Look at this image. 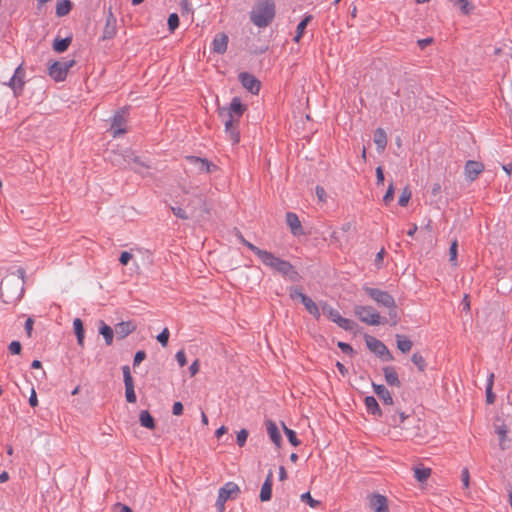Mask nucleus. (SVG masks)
<instances>
[{"instance_id": "0e129e2a", "label": "nucleus", "mask_w": 512, "mask_h": 512, "mask_svg": "<svg viewBox=\"0 0 512 512\" xmlns=\"http://www.w3.org/2000/svg\"><path fill=\"white\" fill-rule=\"evenodd\" d=\"M172 412L176 416H180L183 413V405L181 402H175L172 407Z\"/></svg>"}, {"instance_id": "f8f14e48", "label": "nucleus", "mask_w": 512, "mask_h": 512, "mask_svg": "<svg viewBox=\"0 0 512 512\" xmlns=\"http://www.w3.org/2000/svg\"><path fill=\"white\" fill-rule=\"evenodd\" d=\"M225 133L232 144H237L240 141V132L238 129L239 121L237 119H224Z\"/></svg>"}, {"instance_id": "1a4fd4ad", "label": "nucleus", "mask_w": 512, "mask_h": 512, "mask_svg": "<svg viewBox=\"0 0 512 512\" xmlns=\"http://www.w3.org/2000/svg\"><path fill=\"white\" fill-rule=\"evenodd\" d=\"M244 110L245 107L242 105L241 100L238 97H234L227 109L223 108L220 110V115L224 119H237V121H240Z\"/></svg>"}, {"instance_id": "c03bdc74", "label": "nucleus", "mask_w": 512, "mask_h": 512, "mask_svg": "<svg viewBox=\"0 0 512 512\" xmlns=\"http://www.w3.org/2000/svg\"><path fill=\"white\" fill-rule=\"evenodd\" d=\"M171 210H172L173 214H174L176 217L180 218V219H184V220H186V219L191 218L190 213H188V212H187L184 208H182V207H174V206H173V207H171Z\"/></svg>"}, {"instance_id": "603ef678", "label": "nucleus", "mask_w": 512, "mask_h": 512, "mask_svg": "<svg viewBox=\"0 0 512 512\" xmlns=\"http://www.w3.org/2000/svg\"><path fill=\"white\" fill-rule=\"evenodd\" d=\"M157 340L161 343L163 347H165L169 340V330L165 328L158 336Z\"/></svg>"}, {"instance_id": "79ce46f5", "label": "nucleus", "mask_w": 512, "mask_h": 512, "mask_svg": "<svg viewBox=\"0 0 512 512\" xmlns=\"http://www.w3.org/2000/svg\"><path fill=\"white\" fill-rule=\"evenodd\" d=\"M241 243H243L249 250H251L257 257L262 253L263 249L258 248L251 242L247 241L241 234L239 235Z\"/></svg>"}, {"instance_id": "20e7f679", "label": "nucleus", "mask_w": 512, "mask_h": 512, "mask_svg": "<svg viewBox=\"0 0 512 512\" xmlns=\"http://www.w3.org/2000/svg\"><path fill=\"white\" fill-rule=\"evenodd\" d=\"M186 202L191 218L202 221L209 214L206 197L202 193L189 195Z\"/></svg>"}, {"instance_id": "a211bd4d", "label": "nucleus", "mask_w": 512, "mask_h": 512, "mask_svg": "<svg viewBox=\"0 0 512 512\" xmlns=\"http://www.w3.org/2000/svg\"><path fill=\"white\" fill-rule=\"evenodd\" d=\"M228 46V36L225 33H218L212 41V50L215 53L223 54Z\"/></svg>"}, {"instance_id": "5701e85b", "label": "nucleus", "mask_w": 512, "mask_h": 512, "mask_svg": "<svg viewBox=\"0 0 512 512\" xmlns=\"http://www.w3.org/2000/svg\"><path fill=\"white\" fill-rule=\"evenodd\" d=\"M383 373L385 377V381L388 385L399 388L401 386V382L398 377V373L395 368L392 366H387L383 368Z\"/></svg>"}, {"instance_id": "bf43d9fd", "label": "nucleus", "mask_w": 512, "mask_h": 512, "mask_svg": "<svg viewBox=\"0 0 512 512\" xmlns=\"http://www.w3.org/2000/svg\"><path fill=\"white\" fill-rule=\"evenodd\" d=\"M316 195H317V198L319 199V201L321 202H325L326 201V191L323 187L321 186H317L316 187Z\"/></svg>"}, {"instance_id": "ea45409f", "label": "nucleus", "mask_w": 512, "mask_h": 512, "mask_svg": "<svg viewBox=\"0 0 512 512\" xmlns=\"http://www.w3.org/2000/svg\"><path fill=\"white\" fill-rule=\"evenodd\" d=\"M282 425H283L284 433L286 434L289 442L293 446H295V447L299 446L301 442L297 438V435H296L295 431H293L292 429L287 428L284 423Z\"/></svg>"}, {"instance_id": "4d7b16f0", "label": "nucleus", "mask_w": 512, "mask_h": 512, "mask_svg": "<svg viewBox=\"0 0 512 512\" xmlns=\"http://www.w3.org/2000/svg\"><path fill=\"white\" fill-rule=\"evenodd\" d=\"M461 479H462V482H463V486L467 489L469 487V479H470V476H469V471L467 468H464L461 472Z\"/></svg>"}, {"instance_id": "9b49d317", "label": "nucleus", "mask_w": 512, "mask_h": 512, "mask_svg": "<svg viewBox=\"0 0 512 512\" xmlns=\"http://www.w3.org/2000/svg\"><path fill=\"white\" fill-rule=\"evenodd\" d=\"M123 372V378H124V384H125V397L127 402L129 403H135L137 400L135 390H134V382L133 378L131 376L130 368L129 366H123L122 367Z\"/></svg>"}, {"instance_id": "4c0bfd02", "label": "nucleus", "mask_w": 512, "mask_h": 512, "mask_svg": "<svg viewBox=\"0 0 512 512\" xmlns=\"http://www.w3.org/2000/svg\"><path fill=\"white\" fill-rule=\"evenodd\" d=\"M412 193L411 190L408 187H405L398 199V203L402 207H406L411 199Z\"/></svg>"}, {"instance_id": "0eeeda50", "label": "nucleus", "mask_w": 512, "mask_h": 512, "mask_svg": "<svg viewBox=\"0 0 512 512\" xmlns=\"http://www.w3.org/2000/svg\"><path fill=\"white\" fill-rule=\"evenodd\" d=\"M355 314L360 321L368 325H379L382 323L379 313L370 306H356Z\"/></svg>"}, {"instance_id": "a19ab883", "label": "nucleus", "mask_w": 512, "mask_h": 512, "mask_svg": "<svg viewBox=\"0 0 512 512\" xmlns=\"http://www.w3.org/2000/svg\"><path fill=\"white\" fill-rule=\"evenodd\" d=\"M457 251H458V242L454 240L449 248V260L453 266H457Z\"/></svg>"}, {"instance_id": "58836bf2", "label": "nucleus", "mask_w": 512, "mask_h": 512, "mask_svg": "<svg viewBox=\"0 0 512 512\" xmlns=\"http://www.w3.org/2000/svg\"><path fill=\"white\" fill-rule=\"evenodd\" d=\"M411 361L417 366L419 371L423 372L426 369V361L420 353H414L411 357Z\"/></svg>"}, {"instance_id": "13d9d810", "label": "nucleus", "mask_w": 512, "mask_h": 512, "mask_svg": "<svg viewBox=\"0 0 512 512\" xmlns=\"http://www.w3.org/2000/svg\"><path fill=\"white\" fill-rule=\"evenodd\" d=\"M132 259V254L130 252L124 251L121 253L119 261L122 265H127L128 262Z\"/></svg>"}, {"instance_id": "b1692460", "label": "nucleus", "mask_w": 512, "mask_h": 512, "mask_svg": "<svg viewBox=\"0 0 512 512\" xmlns=\"http://www.w3.org/2000/svg\"><path fill=\"white\" fill-rule=\"evenodd\" d=\"M286 223L290 227L294 235L302 234V226L298 216L295 213L288 212L286 214Z\"/></svg>"}, {"instance_id": "f3484780", "label": "nucleus", "mask_w": 512, "mask_h": 512, "mask_svg": "<svg viewBox=\"0 0 512 512\" xmlns=\"http://www.w3.org/2000/svg\"><path fill=\"white\" fill-rule=\"evenodd\" d=\"M484 170V165L477 161H468L465 165V176L468 180L473 181Z\"/></svg>"}, {"instance_id": "ddd939ff", "label": "nucleus", "mask_w": 512, "mask_h": 512, "mask_svg": "<svg viewBox=\"0 0 512 512\" xmlns=\"http://www.w3.org/2000/svg\"><path fill=\"white\" fill-rule=\"evenodd\" d=\"M239 80L242 83L243 87L246 88L249 92L252 94H258L261 83L259 80L256 79L255 76L247 73L242 72L239 75Z\"/></svg>"}, {"instance_id": "393cba45", "label": "nucleus", "mask_w": 512, "mask_h": 512, "mask_svg": "<svg viewBox=\"0 0 512 512\" xmlns=\"http://www.w3.org/2000/svg\"><path fill=\"white\" fill-rule=\"evenodd\" d=\"M135 329H136V325L133 322H131V321L121 322L116 325L115 333H116L117 337H119L120 339H123L126 336H128L130 333H132Z\"/></svg>"}, {"instance_id": "2eb2a0df", "label": "nucleus", "mask_w": 512, "mask_h": 512, "mask_svg": "<svg viewBox=\"0 0 512 512\" xmlns=\"http://www.w3.org/2000/svg\"><path fill=\"white\" fill-rule=\"evenodd\" d=\"M369 504L374 512H389L387 498L383 495H372L369 498Z\"/></svg>"}, {"instance_id": "6e6552de", "label": "nucleus", "mask_w": 512, "mask_h": 512, "mask_svg": "<svg viewBox=\"0 0 512 512\" xmlns=\"http://www.w3.org/2000/svg\"><path fill=\"white\" fill-rule=\"evenodd\" d=\"M110 131L113 137H118L127 132V113L118 111L112 118Z\"/></svg>"}, {"instance_id": "2f4dec72", "label": "nucleus", "mask_w": 512, "mask_h": 512, "mask_svg": "<svg viewBox=\"0 0 512 512\" xmlns=\"http://www.w3.org/2000/svg\"><path fill=\"white\" fill-rule=\"evenodd\" d=\"M99 333L104 337L105 343L111 345L113 342V330L104 322H100Z\"/></svg>"}, {"instance_id": "8fccbe9b", "label": "nucleus", "mask_w": 512, "mask_h": 512, "mask_svg": "<svg viewBox=\"0 0 512 512\" xmlns=\"http://www.w3.org/2000/svg\"><path fill=\"white\" fill-rule=\"evenodd\" d=\"M458 5L464 14H469L473 8L469 0H459Z\"/></svg>"}, {"instance_id": "69168bd1", "label": "nucleus", "mask_w": 512, "mask_h": 512, "mask_svg": "<svg viewBox=\"0 0 512 512\" xmlns=\"http://www.w3.org/2000/svg\"><path fill=\"white\" fill-rule=\"evenodd\" d=\"M376 178H377V184L378 185L383 184V182H384V173H383L382 167H380V166L376 168Z\"/></svg>"}, {"instance_id": "7c9ffc66", "label": "nucleus", "mask_w": 512, "mask_h": 512, "mask_svg": "<svg viewBox=\"0 0 512 512\" xmlns=\"http://www.w3.org/2000/svg\"><path fill=\"white\" fill-rule=\"evenodd\" d=\"M73 328L77 337V342L82 347L84 345V327L82 321L79 318L74 319Z\"/></svg>"}, {"instance_id": "39448f33", "label": "nucleus", "mask_w": 512, "mask_h": 512, "mask_svg": "<svg viewBox=\"0 0 512 512\" xmlns=\"http://www.w3.org/2000/svg\"><path fill=\"white\" fill-rule=\"evenodd\" d=\"M365 291L375 302L389 308L390 309L389 314L392 317H394V318L397 317L396 303H395L394 298L389 293L379 290V289L370 288V287H366Z\"/></svg>"}, {"instance_id": "4468645a", "label": "nucleus", "mask_w": 512, "mask_h": 512, "mask_svg": "<svg viewBox=\"0 0 512 512\" xmlns=\"http://www.w3.org/2000/svg\"><path fill=\"white\" fill-rule=\"evenodd\" d=\"M132 156L133 152L130 150H126L123 153L112 151V155L110 156L109 160L114 166L124 168L126 167V164L130 163Z\"/></svg>"}, {"instance_id": "864d4df0", "label": "nucleus", "mask_w": 512, "mask_h": 512, "mask_svg": "<svg viewBox=\"0 0 512 512\" xmlns=\"http://www.w3.org/2000/svg\"><path fill=\"white\" fill-rule=\"evenodd\" d=\"M53 48L56 52H59V53L64 52V39L57 37L54 40Z\"/></svg>"}, {"instance_id": "49530a36", "label": "nucleus", "mask_w": 512, "mask_h": 512, "mask_svg": "<svg viewBox=\"0 0 512 512\" xmlns=\"http://www.w3.org/2000/svg\"><path fill=\"white\" fill-rule=\"evenodd\" d=\"M394 193H395L394 184H393V182H391L388 186L386 194L383 197V202L385 203V205L390 204V202L394 199Z\"/></svg>"}, {"instance_id": "c756f323", "label": "nucleus", "mask_w": 512, "mask_h": 512, "mask_svg": "<svg viewBox=\"0 0 512 512\" xmlns=\"http://www.w3.org/2000/svg\"><path fill=\"white\" fill-rule=\"evenodd\" d=\"M139 421H140V424L147 429L152 430L155 428L154 418L151 416V414L147 410H142L140 412Z\"/></svg>"}, {"instance_id": "a18cd8bd", "label": "nucleus", "mask_w": 512, "mask_h": 512, "mask_svg": "<svg viewBox=\"0 0 512 512\" xmlns=\"http://www.w3.org/2000/svg\"><path fill=\"white\" fill-rule=\"evenodd\" d=\"M392 420H391V424L393 426H400L401 423H403L405 421V419L407 418L406 414L404 412H395L392 416H391Z\"/></svg>"}, {"instance_id": "e433bc0d", "label": "nucleus", "mask_w": 512, "mask_h": 512, "mask_svg": "<svg viewBox=\"0 0 512 512\" xmlns=\"http://www.w3.org/2000/svg\"><path fill=\"white\" fill-rule=\"evenodd\" d=\"M493 383H494V374L491 373L489 375V378L487 381V387H486V398H487V402L489 404H492L495 401V395L492 392Z\"/></svg>"}, {"instance_id": "f257e3e1", "label": "nucleus", "mask_w": 512, "mask_h": 512, "mask_svg": "<svg viewBox=\"0 0 512 512\" xmlns=\"http://www.w3.org/2000/svg\"><path fill=\"white\" fill-rule=\"evenodd\" d=\"M24 275L22 268L17 269L16 273H12L2 280L0 292L5 297L6 302H15L20 300L24 294Z\"/></svg>"}, {"instance_id": "a878e982", "label": "nucleus", "mask_w": 512, "mask_h": 512, "mask_svg": "<svg viewBox=\"0 0 512 512\" xmlns=\"http://www.w3.org/2000/svg\"><path fill=\"white\" fill-rule=\"evenodd\" d=\"M374 392L377 394V396L383 401L384 404L392 405L393 404V398L388 391V389L384 385H378L373 383L372 384Z\"/></svg>"}, {"instance_id": "f704fd0d", "label": "nucleus", "mask_w": 512, "mask_h": 512, "mask_svg": "<svg viewBox=\"0 0 512 512\" xmlns=\"http://www.w3.org/2000/svg\"><path fill=\"white\" fill-rule=\"evenodd\" d=\"M186 161L193 165L199 173H204L206 158H200L196 156H186Z\"/></svg>"}, {"instance_id": "c85d7f7f", "label": "nucleus", "mask_w": 512, "mask_h": 512, "mask_svg": "<svg viewBox=\"0 0 512 512\" xmlns=\"http://www.w3.org/2000/svg\"><path fill=\"white\" fill-rule=\"evenodd\" d=\"M364 403L366 406L367 411L372 415H382V411L378 405V402L373 396H367L364 399Z\"/></svg>"}, {"instance_id": "5fc2aeb1", "label": "nucleus", "mask_w": 512, "mask_h": 512, "mask_svg": "<svg viewBox=\"0 0 512 512\" xmlns=\"http://www.w3.org/2000/svg\"><path fill=\"white\" fill-rule=\"evenodd\" d=\"M176 360L180 367H183L187 363L186 354L184 350H180L176 353Z\"/></svg>"}, {"instance_id": "7ed1b4c3", "label": "nucleus", "mask_w": 512, "mask_h": 512, "mask_svg": "<svg viewBox=\"0 0 512 512\" xmlns=\"http://www.w3.org/2000/svg\"><path fill=\"white\" fill-rule=\"evenodd\" d=\"M275 4L272 0L259 2L251 12V21L258 27H266L274 19Z\"/></svg>"}, {"instance_id": "412c9836", "label": "nucleus", "mask_w": 512, "mask_h": 512, "mask_svg": "<svg viewBox=\"0 0 512 512\" xmlns=\"http://www.w3.org/2000/svg\"><path fill=\"white\" fill-rule=\"evenodd\" d=\"M267 433L271 439V441L277 446H281L282 438L279 432V429L275 422L272 420H267L265 422Z\"/></svg>"}, {"instance_id": "cd10ccee", "label": "nucleus", "mask_w": 512, "mask_h": 512, "mask_svg": "<svg viewBox=\"0 0 512 512\" xmlns=\"http://www.w3.org/2000/svg\"><path fill=\"white\" fill-rule=\"evenodd\" d=\"M374 143L377 146L379 152H383L387 145V135L386 132L382 128H377L374 131L373 136Z\"/></svg>"}, {"instance_id": "774afa93", "label": "nucleus", "mask_w": 512, "mask_h": 512, "mask_svg": "<svg viewBox=\"0 0 512 512\" xmlns=\"http://www.w3.org/2000/svg\"><path fill=\"white\" fill-rule=\"evenodd\" d=\"M29 404L32 407H36L38 404L37 395L34 389H32L31 395L29 397Z\"/></svg>"}, {"instance_id": "3c124183", "label": "nucleus", "mask_w": 512, "mask_h": 512, "mask_svg": "<svg viewBox=\"0 0 512 512\" xmlns=\"http://www.w3.org/2000/svg\"><path fill=\"white\" fill-rule=\"evenodd\" d=\"M248 437V432L246 429H242L237 433V444L240 447H243L246 443Z\"/></svg>"}, {"instance_id": "473e14b6", "label": "nucleus", "mask_w": 512, "mask_h": 512, "mask_svg": "<svg viewBox=\"0 0 512 512\" xmlns=\"http://www.w3.org/2000/svg\"><path fill=\"white\" fill-rule=\"evenodd\" d=\"M414 476L417 481L424 482L431 476V469L422 466L415 467Z\"/></svg>"}, {"instance_id": "423d86ee", "label": "nucleus", "mask_w": 512, "mask_h": 512, "mask_svg": "<svg viewBox=\"0 0 512 512\" xmlns=\"http://www.w3.org/2000/svg\"><path fill=\"white\" fill-rule=\"evenodd\" d=\"M320 308L322 312L334 323H336L339 327L345 330H352L354 328V322L342 317L340 313L330 306L327 302L320 303Z\"/></svg>"}, {"instance_id": "6ab92c4d", "label": "nucleus", "mask_w": 512, "mask_h": 512, "mask_svg": "<svg viewBox=\"0 0 512 512\" xmlns=\"http://www.w3.org/2000/svg\"><path fill=\"white\" fill-rule=\"evenodd\" d=\"M240 492L239 486L234 482H227L219 489L218 495L221 499L228 500L235 497Z\"/></svg>"}, {"instance_id": "052dcab7", "label": "nucleus", "mask_w": 512, "mask_h": 512, "mask_svg": "<svg viewBox=\"0 0 512 512\" xmlns=\"http://www.w3.org/2000/svg\"><path fill=\"white\" fill-rule=\"evenodd\" d=\"M217 170H218V167L214 163H212L206 159L205 168H204L203 172L204 173H213Z\"/></svg>"}, {"instance_id": "9d476101", "label": "nucleus", "mask_w": 512, "mask_h": 512, "mask_svg": "<svg viewBox=\"0 0 512 512\" xmlns=\"http://www.w3.org/2000/svg\"><path fill=\"white\" fill-rule=\"evenodd\" d=\"M367 346L369 349L374 352L376 355L381 357L385 361H392L393 356L387 349V347L378 339L369 337L366 339Z\"/></svg>"}, {"instance_id": "f03ea898", "label": "nucleus", "mask_w": 512, "mask_h": 512, "mask_svg": "<svg viewBox=\"0 0 512 512\" xmlns=\"http://www.w3.org/2000/svg\"><path fill=\"white\" fill-rule=\"evenodd\" d=\"M258 258L266 267L277 271L282 276L287 277L292 281L298 280L299 274L290 262L277 257L267 250H263Z\"/></svg>"}, {"instance_id": "338daca9", "label": "nucleus", "mask_w": 512, "mask_h": 512, "mask_svg": "<svg viewBox=\"0 0 512 512\" xmlns=\"http://www.w3.org/2000/svg\"><path fill=\"white\" fill-rule=\"evenodd\" d=\"M338 347L344 352V353H351L353 351L352 347L344 342H338Z\"/></svg>"}, {"instance_id": "dca6fc26", "label": "nucleus", "mask_w": 512, "mask_h": 512, "mask_svg": "<svg viewBox=\"0 0 512 512\" xmlns=\"http://www.w3.org/2000/svg\"><path fill=\"white\" fill-rule=\"evenodd\" d=\"M24 76H25V72L22 69V67L19 66L16 69L13 77L11 78V80L9 82V86L13 89L15 95H18L19 93H21V91L23 89Z\"/></svg>"}, {"instance_id": "e2e57ef3", "label": "nucleus", "mask_w": 512, "mask_h": 512, "mask_svg": "<svg viewBox=\"0 0 512 512\" xmlns=\"http://www.w3.org/2000/svg\"><path fill=\"white\" fill-rule=\"evenodd\" d=\"M146 357V354L144 351H138L136 352L135 356H134V366H137L139 365Z\"/></svg>"}, {"instance_id": "680f3d73", "label": "nucleus", "mask_w": 512, "mask_h": 512, "mask_svg": "<svg viewBox=\"0 0 512 512\" xmlns=\"http://www.w3.org/2000/svg\"><path fill=\"white\" fill-rule=\"evenodd\" d=\"M200 363L199 360L196 359L189 367V372L191 376H195L199 372Z\"/></svg>"}, {"instance_id": "09e8293b", "label": "nucleus", "mask_w": 512, "mask_h": 512, "mask_svg": "<svg viewBox=\"0 0 512 512\" xmlns=\"http://www.w3.org/2000/svg\"><path fill=\"white\" fill-rule=\"evenodd\" d=\"M131 160L133 161V163L135 164V166L133 167V169L138 172V173H141L143 171V169H148L149 167L147 165H145L143 162L140 161V159L137 157V156H132Z\"/></svg>"}, {"instance_id": "6e6d98bb", "label": "nucleus", "mask_w": 512, "mask_h": 512, "mask_svg": "<svg viewBox=\"0 0 512 512\" xmlns=\"http://www.w3.org/2000/svg\"><path fill=\"white\" fill-rule=\"evenodd\" d=\"M9 351H10L12 354H20V352H21V344H20V342H18V341H12V342L9 344Z\"/></svg>"}, {"instance_id": "de8ad7c7", "label": "nucleus", "mask_w": 512, "mask_h": 512, "mask_svg": "<svg viewBox=\"0 0 512 512\" xmlns=\"http://www.w3.org/2000/svg\"><path fill=\"white\" fill-rule=\"evenodd\" d=\"M301 500L302 501H306L307 504L312 507V508H316L317 506H319L320 502L318 500H314L310 493L309 492H306L304 494L301 495Z\"/></svg>"}, {"instance_id": "aec40b11", "label": "nucleus", "mask_w": 512, "mask_h": 512, "mask_svg": "<svg viewBox=\"0 0 512 512\" xmlns=\"http://www.w3.org/2000/svg\"><path fill=\"white\" fill-rule=\"evenodd\" d=\"M272 483H273V474L272 471H269L260 491V500L263 502L269 501L272 497Z\"/></svg>"}, {"instance_id": "37998d69", "label": "nucleus", "mask_w": 512, "mask_h": 512, "mask_svg": "<svg viewBox=\"0 0 512 512\" xmlns=\"http://www.w3.org/2000/svg\"><path fill=\"white\" fill-rule=\"evenodd\" d=\"M179 26V17L176 13H172L168 17V27L170 32H174Z\"/></svg>"}, {"instance_id": "72a5a7b5", "label": "nucleus", "mask_w": 512, "mask_h": 512, "mask_svg": "<svg viewBox=\"0 0 512 512\" xmlns=\"http://www.w3.org/2000/svg\"><path fill=\"white\" fill-rule=\"evenodd\" d=\"M397 347L403 353L409 352L413 346L411 340L402 335H396Z\"/></svg>"}, {"instance_id": "4be33fe9", "label": "nucleus", "mask_w": 512, "mask_h": 512, "mask_svg": "<svg viewBox=\"0 0 512 512\" xmlns=\"http://www.w3.org/2000/svg\"><path fill=\"white\" fill-rule=\"evenodd\" d=\"M48 74L55 81L64 80V67L62 63L58 61L49 62L48 64Z\"/></svg>"}, {"instance_id": "c9c22d12", "label": "nucleus", "mask_w": 512, "mask_h": 512, "mask_svg": "<svg viewBox=\"0 0 512 512\" xmlns=\"http://www.w3.org/2000/svg\"><path fill=\"white\" fill-rule=\"evenodd\" d=\"M312 20V16L311 15H308V16H305L301 22L298 24L297 26V29H296V35L294 37V41L295 42H299L301 37L303 36L304 34V31L308 25V23Z\"/></svg>"}, {"instance_id": "bb28decb", "label": "nucleus", "mask_w": 512, "mask_h": 512, "mask_svg": "<svg viewBox=\"0 0 512 512\" xmlns=\"http://www.w3.org/2000/svg\"><path fill=\"white\" fill-rule=\"evenodd\" d=\"M301 302L305 306L306 310L315 318H320V308L319 306L308 296H301Z\"/></svg>"}]
</instances>
